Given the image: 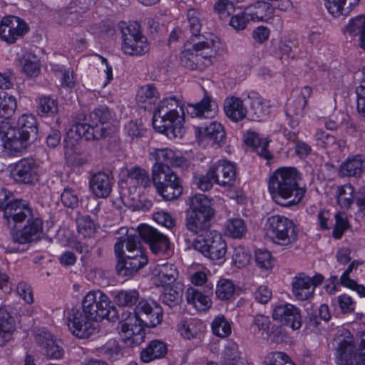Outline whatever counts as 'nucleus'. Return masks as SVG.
Returning <instances> with one entry per match:
<instances>
[{"mask_svg":"<svg viewBox=\"0 0 365 365\" xmlns=\"http://www.w3.org/2000/svg\"><path fill=\"white\" fill-rule=\"evenodd\" d=\"M103 319L115 322L119 319L118 312L106 294L101 290H93L83 297L82 311L78 309L69 311L67 326L76 337L87 339L96 331L94 322Z\"/></svg>","mask_w":365,"mask_h":365,"instance_id":"nucleus-1","label":"nucleus"},{"mask_svg":"<svg viewBox=\"0 0 365 365\" xmlns=\"http://www.w3.org/2000/svg\"><path fill=\"white\" fill-rule=\"evenodd\" d=\"M301 175L297 168L282 167L273 172L268 180V189L273 200L283 207L299 203L306 190L299 185Z\"/></svg>","mask_w":365,"mask_h":365,"instance_id":"nucleus-2","label":"nucleus"},{"mask_svg":"<svg viewBox=\"0 0 365 365\" xmlns=\"http://www.w3.org/2000/svg\"><path fill=\"white\" fill-rule=\"evenodd\" d=\"M112 118L110 110L105 106L94 109L88 115L83 111H78L73 118L74 125L68 133V136L73 138V134L86 140H99L111 133V128L105 126Z\"/></svg>","mask_w":365,"mask_h":365,"instance_id":"nucleus-3","label":"nucleus"},{"mask_svg":"<svg viewBox=\"0 0 365 365\" xmlns=\"http://www.w3.org/2000/svg\"><path fill=\"white\" fill-rule=\"evenodd\" d=\"M221 42L214 34L210 33L192 46L181 53L182 65L190 70L202 71L211 66L219 54Z\"/></svg>","mask_w":365,"mask_h":365,"instance_id":"nucleus-4","label":"nucleus"},{"mask_svg":"<svg viewBox=\"0 0 365 365\" xmlns=\"http://www.w3.org/2000/svg\"><path fill=\"white\" fill-rule=\"evenodd\" d=\"M191 212L186 218L185 226L191 232L204 237L210 232L211 221L215 216L211 200L205 195L197 194L190 198Z\"/></svg>","mask_w":365,"mask_h":365,"instance_id":"nucleus-5","label":"nucleus"},{"mask_svg":"<svg viewBox=\"0 0 365 365\" xmlns=\"http://www.w3.org/2000/svg\"><path fill=\"white\" fill-rule=\"evenodd\" d=\"M128 232L125 240L119 238L114 249L118 258L116 271L123 277L132 276L148 263V257L139 245L128 246Z\"/></svg>","mask_w":365,"mask_h":365,"instance_id":"nucleus-6","label":"nucleus"},{"mask_svg":"<svg viewBox=\"0 0 365 365\" xmlns=\"http://www.w3.org/2000/svg\"><path fill=\"white\" fill-rule=\"evenodd\" d=\"M127 232L128 247L131 244L140 246L141 240H143L155 255L165 254L170 248L169 238L151 226L142 225L138 229H128Z\"/></svg>","mask_w":365,"mask_h":365,"instance_id":"nucleus-7","label":"nucleus"},{"mask_svg":"<svg viewBox=\"0 0 365 365\" xmlns=\"http://www.w3.org/2000/svg\"><path fill=\"white\" fill-rule=\"evenodd\" d=\"M42 235V220L33 216L27 220L26 225L21 230L11 232V240L14 244L18 245V246H9L7 251L11 253L22 252L27 249L24 247L25 245L37 242L41 238Z\"/></svg>","mask_w":365,"mask_h":365,"instance_id":"nucleus-8","label":"nucleus"},{"mask_svg":"<svg viewBox=\"0 0 365 365\" xmlns=\"http://www.w3.org/2000/svg\"><path fill=\"white\" fill-rule=\"evenodd\" d=\"M184 118L175 109H171L163 113L154 112L153 118V128L159 133L166 135L168 138H181L185 133Z\"/></svg>","mask_w":365,"mask_h":365,"instance_id":"nucleus-9","label":"nucleus"},{"mask_svg":"<svg viewBox=\"0 0 365 365\" xmlns=\"http://www.w3.org/2000/svg\"><path fill=\"white\" fill-rule=\"evenodd\" d=\"M122 50L125 54L131 56H142L146 53L150 46L147 38L140 31L137 24L127 25L121 23Z\"/></svg>","mask_w":365,"mask_h":365,"instance_id":"nucleus-10","label":"nucleus"},{"mask_svg":"<svg viewBox=\"0 0 365 365\" xmlns=\"http://www.w3.org/2000/svg\"><path fill=\"white\" fill-rule=\"evenodd\" d=\"M192 247L212 260L223 259L227 252L225 241L222 235L215 230L202 237L195 239L192 243Z\"/></svg>","mask_w":365,"mask_h":365,"instance_id":"nucleus-11","label":"nucleus"},{"mask_svg":"<svg viewBox=\"0 0 365 365\" xmlns=\"http://www.w3.org/2000/svg\"><path fill=\"white\" fill-rule=\"evenodd\" d=\"M0 139L5 151L9 155L21 153L31 143L16 126H12L7 120L0 123Z\"/></svg>","mask_w":365,"mask_h":365,"instance_id":"nucleus-12","label":"nucleus"},{"mask_svg":"<svg viewBox=\"0 0 365 365\" xmlns=\"http://www.w3.org/2000/svg\"><path fill=\"white\" fill-rule=\"evenodd\" d=\"M268 230L281 245H288L297 237V232L293 222L281 215H272L267 220Z\"/></svg>","mask_w":365,"mask_h":365,"instance_id":"nucleus-13","label":"nucleus"},{"mask_svg":"<svg viewBox=\"0 0 365 365\" xmlns=\"http://www.w3.org/2000/svg\"><path fill=\"white\" fill-rule=\"evenodd\" d=\"M11 178L18 184L33 185L39 180L38 165L32 158H24L11 166Z\"/></svg>","mask_w":365,"mask_h":365,"instance_id":"nucleus-14","label":"nucleus"},{"mask_svg":"<svg viewBox=\"0 0 365 365\" xmlns=\"http://www.w3.org/2000/svg\"><path fill=\"white\" fill-rule=\"evenodd\" d=\"M120 320L119 334L123 341L140 344L145 337L144 324L132 313H123Z\"/></svg>","mask_w":365,"mask_h":365,"instance_id":"nucleus-15","label":"nucleus"},{"mask_svg":"<svg viewBox=\"0 0 365 365\" xmlns=\"http://www.w3.org/2000/svg\"><path fill=\"white\" fill-rule=\"evenodd\" d=\"M28 31L27 24L19 17L6 16L0 21V39L9 44L14 43Z\"/></svg>","mask_w":365,"mask_h":365,"instance_id":"nucleus-16","label":"nucleus"},{"mask_svg":"<svg viewBox=\"0 0 365 365\" xmlns=\"http://www.w3.org/2000/svg\"><path fill=\"white\" fill-rule=\"evenodd\" d=\"M196 138L200 145H221L225 140L223 125L217 121H209L195 128Z\"/></svg>","mask_w":365,"mask_h":365,"instance_id":"nucleus-17","label":"nucleus"},{"mask_svg":"<svg viewBox=\"0 0 365 365\" xmlns=\"http://www.w3.org/2000/svg\"><path fill=\"white\" fill-rule=\"evenodd\" d=\"M133 314L148 327H155L163 320L162 307L155 302H148L141 300L135 308Z\"/></svg>","mask_w":365,"mask_h":365,"instance_id":"nucleus-18","label":"nucleus"},{"mask_svg":"<svg viewBox=\"0 0 365 365\" xmlns=\"http://www.w3.org/2000/svg\"><path fill=\"white\" fill-rule=\"evenodd\" d=\"M150 156L155 160L152 170H156L157 167L162 170L170 169V166L186 170L190 166L186 158L170 148L155 149L150 153Z\"/></svg>","mask_w":365,"mask_h":365,"instance_id":"nucleus-19","label":"nucleus"},{"mask_svg":"<svg viewBox=\"0 0 365 365\" xmlns=\"http://www.w3.org/2000/svg\"><path fill=\"white\" fill-rule=\"evenodd\" d=\"M274 320L293 329H298L302 326V317L299 310L291 304H279L275 307L272 312Z\"/></svg>","mask_w":365,"mask_h":365,"instance_id":"nucleus-20","label":"nucleus"},{"mask_svg":"<svg viewBox=\"0 0 365 365\" xmlns=\"http://www.w3.org/2000/svg\"><path fill=\"white\" fill-rule=\"evenodd\" d=\"M35 340L42 348L48 359H59L63 357L64 350L61 341L54 339L50 332L38 330L36 334Z\"/></svg>","mask_w":365,"mask_h":365,"instance_id":"nucleus-21","label":"nucleus"},{"mask_svg":"<svg viewBox=\"0 0 365 365\" xmlns=\"http://www.w3.org/2000/svg\"><path fill=\"white\" fill-rule=\"evenodd\" d=\"M127 177L130 192L136 195H140L151 185L148 172L138 166L128 170Z\"/></svg>","mask_w":365,"mask_h":365,"instance_id":"nucleus-22","label":"nucleus"},{"mask_svg":"<svg viewBox=\"0 0 365 365\" xmlns=\"http://www.w3.org/2000/svg\"><path fill=\"white\" fill-rule=\"evenodd\" d=\"M335 341L337 344V354L344 364L349 359H354L355 355L360 354L361 352V347L359 349H355L354 336L348 330H342L341 333L336 336Z\"/></svg>","mask_w":365,"mask_h":365,"instance_id":"nucleus-23","label":"nucleus"},{"mask_svg":"<svg viewBox=\"0 0 365 365\" xmlns=\"http://www.w3.org/2000/svg\"><path fill=\"white\" fill-rule=\"evenodd\" d=\"M4 216L9 224L12 220L14 224L21 223L33 217V212L29 205L22 200L10 202L3 207Z\"/></svg>","mask_w":365,"mask_h":365,"instance_id":"nucleus-24","label":"nucleus"},{"mask_svg":"<svg viewBox=\"0 0 365 365\" xmlns=\"http://www.w3.org/2000/svg\"><path fill=\"white\" fill-rule=\"evenodd\" d=\"M113 179L104 172L92 174L89 178V188L98 198H107L112 192Z\"/></svg>","mask_w":365,"mask_h":365,"instance_id":"nucleus-25","label":"nucleus"},{"mask_svg":"<svg viewBox=\"0 0 365 365\" xmlns=\"http://www.w3.org/2000/svg\"><path fill=\"white\" fill-rule=\"evenodd\" d=\"M178 277L177 267L173 264H157L153 270V284L155 287H165L175 284Z\"/></svg>","mask_w":365,"mask_h":365,"instance_id":"nucleus-26","label":"nucleus"},{"mask_svg":"<svg viewBox=\"0 0 365 365\" xmlns=\"http://www.w3.org/2000/svg\"><path fill=\"white\" fill-rule=\"evenodd\" d=\"M214 170L215 182L222 187L232 186L236 180L235 165L227 160H219L210 167Z\"/></svg>","mask_w":365,"mask_h":365,"instance_id":"nucleus-27","label":"nucleus"},{"mask_svg":"<svg viewBox=\"0 0 365 365\" xmlns=\"http://www.w3.org/2000/svg\"><path fill=\"white\" fill-rule=\"evenodd\" d=\"M203 98L195 104H189L187 107V112L192 117L212 118L217 112V105L207 95L204 90Z\"/></svg>","mask_w":365,"mask_h":365,"instance_id":"nucleus-28","label":"nucleus"},{"mask_svg":"<svg viewBox=\"0 0 365 365\" xmlns=\"http://www.w3.org/2000/svg\"><path fill=\"white\" fill-rule=\"evenodd\" d=\"M212 294V288L202 291L200 288L189 287L185 292L186 301L198 311H205L212 304L210 295Z\"/></svg>","mask_w":365,"mask_h":365,"instance_id":"nucleus-29","label":"nucleus"},{"mask_svg":"<svg viewBox=\"0 0 365 365\" xmlns=\"http://www.w3.org/2000/svg\"><path fill=\"white\" fill-rule=\"evenodd\" d=\"M223 107L226 116L233 122H240L247 116V108L240 98L235 96L226 98Z\"/></svg>","mask_w":365,"mask_h":365,"instance_id":"nucleus-30","label":"nucleus"},{"mask_svg":"<svg viewBox=\"0 0 365 365\" xmlns=\"http://www.w3.org/2000/svg\"><path fill=\"white\" fill-rule=\"evenodd\" d=\"M160 98L158 88L153 83L142 86L138 90L136 101L145 110H150Z\"/></svg>","mask_w":365,"mask_h":365,"instance_id":"nucleus-31","label":"nucleus"},{"mask_svg":"<svg viewBox=\"0 0 365 365\" xmlns=\"http://www.w3.org/2000/svg\"><path fill=\"white\" fill-rule=\"evenodd\" d=\"M250 101V115L252 120L259 121L269 113V101L264 100L259 94L252 93L248 96Z\"/></svg>","mask_w":365,"mask_h":365,"instance_id":"nucleus-32","label":"nucleus"},{"mask_svg":"<svg viewBox=\"0 0 365 365\" xmlns=\"http://www.w3.org/2000/svg\"><path fill=\"white\" fill-rule=\"evenodd\" d=\"M163 287L160 300L163 304L173 308L181 303L184 289L182 284L177 282Z\"/></svg>","mask_w":365,"mask_h":365,"instance_id":"nucleus-33","label":"nucleus"},{"mask_svg":"<svg viewBox=\"0 0 365 365\" xmlns=\"http://www.w3.org/2000/svg\"><path fill=\"white\" fill-rule=\"evenodd\" d=\"M311 277L304 274L296 277L292 282V291L295 297L299 300L309 299L314 292V286H312Z\"/></svg>","mask_w":365,"mask_h":365,"instance_id":"nucleus-34","label":"nucleus"},{"mask_svg":"<svg viewBox=\"0 0 365 365\" xmlns=\"http://www.w3.org/2000/svg\"><path fill=\"white\" fill-rule=\"evenodd\" d=\"M168 352L166 344L161 340L151 341L140 353V359L145 363L164 358Z\"/></svg>","mask_w":365,"mask_h":365,"instance_id":"nucleus-35","label":"nucleus"},{"mask_svg":"<svg viewBox=\"0 0 365 365\" xmlns=\"http://www.w3.org/2000/svg\"><path fill=\"white\" fill-rule=\"evenodd\" d=\"M31 143L37 138L38 123L34 115L24 114L21 115L16 126Z\"/></svg>","mask_w":365,"mask_h":365,"instance_id":"nucleus-36","label":"nucleus"},{"mask_svg":"<svg viewBox=\"0 0 365 365\" xmlns=\"http://www.w3.org/2000/svg\"><path fill=\"white\" fill-rule=\"evenodd\" d=\"M14 321L7 310L0 307V346H4L12 338Z\"/></svg>","mask_w":365,"mask_h":365,"instance_id":"nucleus-37","label":"nucleus"},{"mask_svg":"<svg viewBox=\"0 0 365 365\" xmlns=\"http://www.w3.org/2000/svg\"><path fill=\"white\" fill-rule=\"evenodd\" d=\"M344 33L351 36H359V45L365 50V15L357 16L349 20L346 26Z\"/></svg>","mask_w":365,"mask_h":365,"instance_id":"nucleus-38","label":"nucleus"},{"mask_svg":"<svg viewBox=\"0 0 365 365\" xmlns=\"http://www.w3.org/2000/svg\"><path fill=\"white\" fill-rule=\"evenodd\" d=\"M179 180L178 175L170 169L162 170L157 167L156 170H152V182L155 190L164 188Z\"/></svg>","mask_w":365,"mask_h":365,"instance_id":"nucleus-39","label":"nucleus"},{"mask_svg":"<svg viewBox=\"0 0 365 365\" xmlns=\"http://www.w3.org/2000/svg\"><path fill=\"white\" fill-rule=\"evenodd\" d=\"M307 104V100L297 99L289 101L285 107V113L289 118V124L292 128L299 125V117L302 115L303 110Z\"/></svg>","mask_w":365,"mask_h":365,"instance_id":"nucleus-40","label":"nucleus"},{"mask_svg":"<svg viewBox=\"0 0 365 365\" xmlns=\"http://www.w3.org/2000/svg\"><path fill=\"white\" fill-rule=\"evenodd\" d=\"M363 159L361 155L349 158L340 167V173L344 176H359L363 170Z\"/></svg>","mask_w":365,"mask_h":365,"instance_id":"nucleus-41","label":"nucleus"},{"mask_svg":"<svg viewBox=\"0 0 365 365\" xmlns=\"http://www.w3.org/2000/svg\"><path fill=\"white\" fill-rule=\"evenodd\" d=\"M38 110L41 116H51L58 113V103L56 99L50 96L38 98Z\"/></svg>","mask_w":365,"mask_h":365,"instance_id":"nucleus-42","label":"nucleus"},{"mask_svg":"<svg viewBox=\"0 0 365 365\" xmlns=\"http://www.w3.org/2000/svg\"><path fill=\"white\" fill-rule=\"evenodd\" d=\"M293 43L290 41H280L274 47L273 53L284 64H288L291 59L295 57V53L292 50Z\"/></svg>","mask_w":365,"mask_h":365,"instance_id":"nucleus-43","label":"nucleus"},{"mask_svg":"<svg viewBox=\"0 0 365 365\" xmlns=\"http://www.w3.org/2000/svg\"><path fill=\"white\" fill-rule=\"evenodd\" d=\"M21 63L22 71L29 77L37 76L41 72L39 60L36 55L25 54Z\"/></svg>","mask_w":365,"mask_h":365,"instance_id":"nucleus-44","label":"nucleus"},{"mask_svg":"<svg viewBox=\"0 0 365 365\" xmlns=\"http://www.w3.org/2000/svg\"><path fill=\"white\" fill-rule=\"evenodd\" d=\"M354 189L350 184H346L338 187L336 197L339 205L342 209H349L354 200Z\"/></svg>","mask_w":365,"mask_h":365,"instance_id":"nucleus-45","label":"nucleus"},{"mask_svg":"<svg viewBox=\"0 0 365 365\" xmlns=\"http://www.w3.org/2000/svg\"><path fill=\"white\" fill-rule=\"evenodd\" d=\"M17 108L16 98L6 93H0V118H9Z\"/></svg>","mask_w":365,"mask_h":365,"instance_id":"nucleus-46","label":"nucleus"},{"mask_svg":"<svg viewBox=\"0 0 365 365\" xmlns=\"http://www.w3.org/2000/svg\"><path fill=\"white\" fill-rule=\"evenodd\" d=\"M139 299V293L135 289L121 290L114 297L115 304L119 307H132Z\"/></svg>","mask_w":365,"mask_h":365,"instance_id":"nucleus-47","label":"nucleus"},{"mask_svg":"<svg viewBox=\"0 0 365 365\" xmlns=\"http://www.w3.org/2000/svg\"><path fill=\"white\" fill-rule=\"evenodd\" d=\"M156 191L165 200L171 201L178 198L182 195V186L180 180H179L164 188L156 190Z\"/></svg>","mask_w":365,"mask_h":365,"instance_id":"nucleus-48","label":"nucleus"},{"mask_svg":"<svg viewBox=\"0 0 365 365\" xmlns=\"http://www.w3.org/2000/svg\"><path fill=\"white\" fill-rule=\"evenodd\" d=\"M247 231V227L243 220L234 218L226 224L227 234L232 238H241Z\"/></svg>","mask_w":365,"mask_h":365,"instance_id":"nucleus-49","label":"nucleus"},{"mask_svg":"<svg viewBox=\"0 0 365 365\" xmlns=\"http://www.w3.org/2000/svg\"><path fill=\"white\" fill-rule=\"evenodd\" d=\"M212 329L215 335L220 337H226L231 333L230 324L223 315H218L212 323Z\"/></svg>","mask_w":365,"mask_h":365,"instance_id":"nucleus-50","label":"nucleus"},{"mask_svg":"<svg viewBox=\"0 0 365 365\" xmlns=\"http://www.w3.org/2000/svg\"><path fill=\"white\" fill-rule=\"evenodd\" d=\"M187 19L192 36L198 37L202 28L200 12L195 9H189L187 13Z\"/></svg>","mask_w":365,"mask_h":365,"instance_id":"nucleus-51","label":"nucleus"},{"mask_svg":"<svg viewBox=\"0 0 365 365\" xmlns=\"http://www.w3.org/2000/svg\"><path fill=\"white\" fill-rule=\"evenodd\" d=\"M263 365H296L284 352L272 351L264 358Z\"/></svg>","mask_w":365,"mask_h":365,"instance_id":"nucleus-52","label":"nucleus"},{"mask_svg":"<svg viewBox=\"0 0 365 365\" xmlns=\"http://www.w3.org/2000/svg\"><path fill=\"white\" fill-rule=\"evenodd\" d=\"M78 232L84 237H91L96 231V225L89 215L80 216L76 220Z\"/></svg>","mask_w":365,"mask_h":365,"instance_id":"nucleus-53","label":"nucleus"},{"mask_svg":"<svg viewBox=\"0 0 365 365\" xmlns=\"http://www.w3.org/2000/svg\"><path fill=\"white\" fill-rule=\"evenodd\" d=\"M269 9L267 3L259 1L248 6L246 10L252 21H263L266 17V11Z\"/></svg>","mask_w":365,"mask_h":365,"instance_id":"nucleus-54","label":"nucleus"},{"mask_svg":"<svg viewBox=\"0 0 365 365\" xmlns=\"http://www.w3.org/2000/svg\"><path fill=\"white\" fill-rule=\"evenodd\" d=\"M239 358L238 346L235 342H230L222 353V365H236Z\"/></svg>","mask_w":365,"mask_h":365,"instance_id":"nucleus-55","label":"nucleus"},{"mask_svg":"<svg viewBox=\"0 0 365 365\" xmlns=\"http://www.w3.org/2000/svg\"><path fill=\"white\" fill-rule=\"evenodd\" d=\"M250 254L245 247L239 246L234 248L232 261L236 267H245L250 263Z\"/></svg>","mask_w":365,"mask_h":365,"instance_id":"nucleus-56","label":"nucleus"},{"mask_svg":"<svg viewBox=\"0 0 365 365\" xmlns=\"http://www.w3.org/2000/svg\"><path fill=\"white\" fill-rule=\"evenodd\" d=\"M203 328L202 323L199 320H192L184 324L180 329L181 335L187 339L195 337L198 331Z\"/></svg>","mask_w":365,"mask_h":365,"instance_id":"nucleus-57","label":"nucleus"},{"mask_svg":"<svg viewBox=\"0 0 365 365\" xmlns=\"http://www.w3.org/2000/svg\"><path fill=\"white\" fill-rule=\"evenodd\" d=\"M235 291L234 284L227 279L220 280L216 288V295L221 300L229 299Z\"/></svg>","mask_w":365,"mask_h":365,"instance_id":"nucleus-58","label":"nucleus"},{"mask_svg":"<svg viewBox=\"0 0 365 365\" xmlns=\"http://www.w3.org/2000/svg\"><path fill=\"white\" fill-rule=\"evenodd\" d=\"M237 0H218L215 5V10L221 19L227 18L235 11Z\"/></svg>","mask_w":365,"mask_h":365,"instance_id":"nucleus-59","label":"nucleus"},{"mask_svg":"<svg viewBox=\"0 0 365 365\" xmlns=\"http://www.w3.org/2000/svg\"><path fill=\"white\" fill-rule=\"evenodd\" d=\"M61 201L66 207L74 209L78 205L79 197L74 190L66 187L61 195Z\"/></svg>","mask_w":365,"mask_h":365,"instance_id":"nucleus-60","label":"nucleus"},{"mask_svg":"<svg viewBox=\"0 0 365 365\" xmlns=\"http://www.w3.org/2000/svg\"><path fill=\"white\" fill-rule=\"evenodd\" d=\"M215 178L214 170L210 168L205 175L195 178V184L201 190L207 191L212 187L213 182H215Z\"/></svg>","mask_w":365,"mask_h":365,"instance_id":"nucleus-61","label":"nucleus"},{"mask_svg":"<svg viewBox=\"0 0 365 365\" xmlns=\"http://www.w3.org/2000/svg\"><path fill=\"white\" fill-rule=\"evenodd\" d=\"M100 352L106 359L110 361H116L123 356L121 348L115 343L102 346Z\"/></svg>","mask_w":365,"mask_h":365,"instance_id":"nucleus-62","label":"nucleus"},{"mask_svg":"<svg viewBox=\"0 0 365 365\" xmlns=\"http://www.w3.org/2000/svg\"><path fill=\"white\" fill-rule=\"evenodd\" d=\"M335 220L336 222L332 235L335 239H341L344 231L349 227V222L344 213H336Z\"/></svg>","mask_w":365,"mask_h":365,"instance_id":"nucleus-63","label":"nucleus"},{"mask_svg":"<svg viewBox=\"0 0 365 365\" xmlns=\"http://www.w3.org/2000/svg\"><path fill=\"white\" fill-rule=\"evenodd\" d=\"M255 261L257 264L262 269H268L272 267V257L271 253L265 250H258L255 252Z\"/></svg>","mask_w":365,"mask_h":365,"instance_id":"nucleus-64","label":"nucleus"}]
</instances>
